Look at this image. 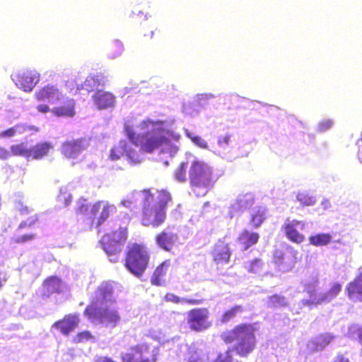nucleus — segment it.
Returning <instances> with one entry per match:
<instances>
[{
  "instance_id": "1",
  "label": "nucleus",
  "mask_w": 362,
  "mask_h": 362,
  "mask_svg": "<svg viewBox=\"0 0 362 362\" xmlns=\"http://www.w3.org/2000/svg\"><path fill=\"white\" fill-rule=\"evenodd\" d=\"M173 120H160L148 118L135 125L125 123V131L129 141H121L110 153L111 160H117L122 156L127 157L133 164L139 163L143 159L141 151L151 153L160 148L163 155L174 156L179 147L180 136L172 131Z\"/></svg>"
},
{
  "instance_id": "2",
  "label": "nucleus",
  "mask_w": 362,
  "mask_h": 362,
  "mask_svg": "<svg viewBox=\"0 0 362 362\" xmlns=\"http://www.w3.org/2000/svg\"><path fill=\"white\" fill-rule=\"evenodd\" d=\"M112 286L103 282L96 292L94 306L88 307L84 314L95 324H102L107 327H115L120 320V316L112 302Z\"/></svg>"
},
{
  "instance_id": "3",
  "label": "nucleus",
  "mask_w": 362,
  "mask_h": 362,
  "mask_svg": "<svg viewBox=\"0 0 362 362\" xmlns=\"http://www.w3.org/2000/svg\"><path fill=\"white\" fill-rule=\"evenodd\" d=\"M171 199L170 193L165 189H155L152 196L148 195L142 209V224L153 228L161 226L165 222V209Z\"/></svg>"
},
{
  "instance_id": "4",
  "label": "nucleus",
  "mask_w": 362,
  "mask_h": 362,
  "mask_svg": "<svg viewBox=\"0 0 362 362\" xmlns=\"http://www.w3.org/2000/svg\"><path fill=\"white\" fill-rule=\"evenodd\" d=\"M189 177L194 193L197 197L206 194L215 182L212 168L195 156L188 154Z\"/></svg>"
},
{
  "instance_id": "5",
  "label": "nucleus",
  "mask_w": 362,
  "mask_h": 362,
  "mask_svg": "<svg viewBox=\"0 0 362 362\" xmlns=\"http://www.w3.org/2000/svg\"><path fill=\"white\" fill-rule=\"evenodd\" d=\"M221 337L226 343L234 342V350L240 356H247L255 347L254 329L249 325L236 326L232 330L223 333Z\"/></svg>"
},
{
  "instance_id": "6",
  "label": "nucleus",
  "mask_w": 362,
  "mask_h": 362,
  "mask_svg": "<svg viewBox=\"0 0 362 362\" xmlns=\"http://www.w3.org/2000/svg\"><path fill=\"white\" fill-rule=\"evenodd\" d=\"M149 261L147 248L138 244L132 245L126 258L127 269L136 276H141L146 270Z\"/></svg>"
},
{
  "instance_id": "7",
  "label": "nucleus",
  "mask_w": 362,
  "mask_h": 362,
  "mask_svg": "<svg viewBox=\"0 0 362 362\" xmlns=\"http://www.w3.org/2000/svg\"><path fill=\"white\" fill-rule=\"evenodd\" d=\"M317 283L318 281L316 277H313L310 281L305 282V291L309 295V299L302 300L301 303L303 306L329 303L333 300L341 290V286L338 283H335L329 291L317 294L316 293Z\"/></svg>"
},
{
  "instance_id": "8",
  "label": "nucleus",
  "mask_w": 362,
  "mask_h": 362,
  "mask_svg": "<svg viewBox=\"0 0 362 362\" xmlns=\"http://www.w3.org/2000/svg\"><path fill=\"white\" fill-rule=\"evenodd\" d=\"M127 238L126 228H120L112 234H106L103 237L100 244L111 262H117V255L122 252Z\"/></svg>"
},
{
  "instance_id": "9",
  "label": "nucleus",
  "mask_w": 362,
  "mask_h": 362,
  "mask_svg": "<svg viewBox=\"0 0 362 362\" xmlns=\"http://www.w3.org/2000/svg\"><path fill=\"white\" fill-rule=\"evenodd\" d=\"M146 344H141L131 348L129 352L122 354L123 362H156L157 350L149 352Z\"/></svg>"
},
{
  "instance_id": "10",
  "label": "nucleus",
  "mask_w": 362,
  "mask_h": 362,
  "mask_svg": "<svg viewBox=\"0 0 362 362\" xmlns=\"http://www.w3.org/2000/svg\"><path fill=\"white\" fill-rule=\"evenodd\" d=\"M16 86L25 92H30L40 80V74L36 71H21L11 75Z\"/></svg>"
},
{
  "instance_id": "11",
  "label": "nucleus",
  "mask_w": 362,
  "mask_h": 362,
  "mask_svg": "<svg viewBox=\"0 0 362 362\" xmlns=\"http://www.w3.org/2000/svg\"><path fill=\"white\" fill-rule=\"evenodd\" d=\"M209 310L206 308H196L187 314V322L189 327L197 332L202 331L210 327L208 322Z\"/></svg>"
},
{
  "instance_id": "12",
  "label": "nucleus",
  "mask_w": 362,
  "mask_h": 362,
  "mask_svg": "<svg viewBox=\"0 0 362 362\" xmlns=\"http://www.w3.org/2000/svg\"><path fill=\"white\" fill-rule=\"evenodd\" d=\"M89 146V142L86 139L66 141L62 146V153L69 158H77Z\"/></svg>"
},
{
  "instance_id": "13",
  "label": "nucleus",
  "mask_w": 362,
  "mask_h": 362,
  "mask_svg": "<svg viewBox=\"0 0 362 362\" xmlns=\"http://www.w3.org/2000/svg\"><path fill=\"white\" fill-rule=\"evenodd\" d=\"M305 222L297 220L286 219L284 225V229L287 238L291 241L300 243L305 237L299 233L300 230H303L305 228Z\"/></svg>"
},
{
  "instance_id": "14",
  "label": "nucleus",
  "mask_w": 362,
  "mask_h": 362,
  "mask_svg": "<svg viewBox=\"0 0 362 362\" xmlns=\"http://www.w3.org/2000/svg\"><path fill=\"white\" fill-rule=\"evenodd\" d=\"M35 98L38 101L56 104L63 98L62 91L57 86L47 85L35 92Z\"/></svg>"
},
{
  "instance_id": "15",
  "label": "nucleus",
  "mask_w": 362,
  "mask_h": 362,
  "mask_svg": "<svg viewBox=\"0 0 362 362\" xmlns=\"http://www.w3.org/2000/svg\"><path fill=\"white\" fill-rule=\"evenodd\" d=\"M254 202V197L251 193H246L240 194L231 203L229 210L228 216L230 218L239 215L240 213L251 206Z\"/></svg>"
},
{
  "instance_id": "16",
  "label": "nucleus",
  "mask_w": 362,
  "mask_h": 362,
  "mask_svg": "<svg viewBox=\"0 0 362 362\" xmlns=\"http://www.w3.org/2000/svg\"><path fill=\"white\" fill-rule=\"evenodd\" d=\"M155 189H148L144 191L134 192L128 194L125 199L121 201V205L133 210L138 204L142 205V208L146 205V198L153 194Z\"/></svg>"
},
{
  "instance_id": "17",
  "label": "nucleus",
  "mask_w": 362,
  "mask_h": 362,
  "mask_svg": "<svg viewBox=\"0 0 362 362\" xmlns=\"http://www.w3.org/2000/svg\"><path fill=\"white\" fill-rule=\"evenodd\" d=\"M97 226H100L108 217L116 211V207L106 201H100L92 205L90 214L94 216L100 211Z\"/></svg>"
},
{
  "instance_id": "18",
  "label": "nucleus",
  "mask_w": 362,
  "mask_h": 362,
  "mask_svg": "<svg viewBox=\"0 0 362 362\" xmlns=\"http://www.w3.org/2000/svg\"><path fill=\"white\" fill-rule=\"evenodd\" d=\"M78 317L76 315H66L63 320L57 321L52 326V329H57L64 335H69L78 326Z\"/></svg>"
},
{
  "instance_id": "19",
  "label": "nucleus",
  "mask_w": 362,
  "mask_h": 362,
  "mask_svg": "<svg viewBox=\"0 0 362 362\" xmlns=\"http://www.w3.org/2000/svg\"><path fill=\"white\" fill-rule=\"evenodd\" d=\"M231 136L229 134L220 136L217 141V147L214 153L228 160H232L234 156L230 153Z\"/></svg>"
},
{
  "instance_id": "20",
  "label": "nucleus",
  "mask_w": 362,
  "mask_h": 362,
  "mask_svg": "<svg viewBox=\"0 0 362 362\" xmlns=\"http://www.w3.org/2000/svg\"><path fill=\"white\" fill-rule=\"evenodd\" d=\"M95 105L98 109H107L114 106L115 103V96L110 92L97 91L92 96Z\"/></svg>"
},
{
  "instance_id": "21",
  "label": "nucleus",
  "mask_w": 362,
  "mask_h": 362,
  "mask_svg": "<svg viewBox=\"0 0 362 362\" xmlns=\"http://www.w3.org/2000/svg\"><path fill=\"white\" fill-rule=\"evenodd\" d=\"M178 236L176 233L166 228L156 237V243L162 249L169 251L177 241Z\"/></svg>"
},
{
  "instance_id": "22",
  "label": "nucleus",
  "mask_w": 362,
  "mask_h": 362,
  "mask_svg": "<svg viewBox=\"0 0 362 362\" xmlns=\"http://www.w3.org/2000/svg\"><path fill=\"white\" fill-rule=\"evenodd\" d=\"M334 338L335 336L330 333L321 334L308 343V349L311 351H322Z\"/></svg>"
},
{
  "instance_id": "23",
  "label": "nucleus",
  "mask_w": 362,
  "mask_h": 362,
  "mask_svg": "<svg viewBox=\"0 0 362 362\" xmlns=\"http://www.w3.org/2000/svg\"><path fill=\"white\" fill-rule=\"evenodd\" d=\"M213 257L218 264L228 263L230 257L228 245L223 241H218L214 249Z\"/></svg>"
},
{
  "instance_id": "24",
  "label": "nucleus",
  "mask_w": 362,
  "mask_h": 362,
  "mask_svg": "<svg viewBox=\"0 0 362 362\" xmlns=\"http://www.w3.org/2000/svg\"><path fill=\"white\" fill-rule=\"evenodd\" d=\"M298 251L291 247L286 249L284 253L281 251H275L274 258L275 263L280 266L284 261L289 264H293L297 259Z\"/></svg>"
},
{
  "instance_id": "25",
  "label": "nucleus",
  "mask_w": 362,
  "mask_h": 362,
  "mask_svg": "<svg viewBox=\"0 0 362 362\" xmlns=\"http://www.w3.org/2000/svg\"><path fill=\"white\" fill-rule=\"evenodd\" d=\"M104 84L105 79L103 76L100 75L89 76L81 85V89L86 90L88 92L100 91Z\"/></svg>"
},
{
  "instance_id": "26",
  "label": "nucleus",
  "mask_w": 362,
  "mask_h": 362,
  "mask_svg": "<svg viewBox=\"0 0 362 362\" xmlns=\"http://www.w3.org/2000/svg\"><path fill=\"white\" fill-rule=\"evenodd\" d=\"M346 290L351 300H362V270L358 276L349 284Z\"/></svg>"
},
{
  "instance_id": "27",
  "label": "nucleus",
  "mask_w": 362,
  "mask_h": 362,
  "mask_svg": "<svg viewBox=\"0 0 362 362\" xmlns=\"http://www.w3.org/2000/svg\"><path fill=\"white\" fill-rule=\"evenodd\" d=\"M54 149L53 145L49 142H43L36 144L30 148V158L40 160L47 156L50 151Z\"/></svg>"
},
{
  "instance_id": "28",
  "label": "nucleus",
  "mask_w": 362,
  "mask_h": 362,
  "mask_svg": "<svg viewBox=\"0 0 362 362\" xmlns=\"http://www.w3.org/2000/svg\"><path fill=\"white\" fill-rule=\"evenodd\" d=\"M75 102L73 99H68L64 105L52 110V112L58 117H71L74 116Z\"/></svg>"
},
{
  "instance_id": "29",
  "label": "nucleus",
  "mask_w": 362,
  "mask_h": 362,
  "mask_svg": "<svg viewBox=\"0 0 362 362\" xmlns=\"http://www.w3.org/2000/svg\"><path fill=\"white\" fill-rule=\"evenodd\" d=\"M266 218V209L263 206H257L252 209L250 213V225L256 228L261 226Z\"/></svg>"
},
{
  "instance_id": "30",
  "label": "nucleus",
  "mask_w": 362,
  "mask_h": 362,
  "mask_svg": "<svg viewBox=\"0 0 362 362\" xmlns=\"http://www.w3.org/2000/svg\"><path fill=\"white\" fill-rule=\"evenodd\" d=\"M259 240V234L257 233L244 230L239 236V243L244 247V250L256 244Z\"/></svg>"
},
{
  "instance_id": "31",
  "label": "nucleus",
  "mask_w": 362,
  "mask_h": 362,
  "mask_svg": "<svg viewBox=\"0 0 362 362\" xmlns=\"http://www.w3.org/2000/svg\"><path fill=\"white\" fill-rule=\"evenodd\" d=\"M62 286V281L55 276H52L47 279L43 285L45 295H49L52 293L59 292Z\"/></svg>"
},
{
  "instance_id": "32",
  "label": "nucleus",
  "mask_w": 362,
  "mask_h": 362,
  "mask_svg": "<svg viewBox=\"0 0 362 362\" xmlns=\"http://www.w3.org/2000/svg\"><path fill=\"white\" fill-rule=\"evenodd\" d=\"M170 265V262L166 260L160 264L155 270L153 275L151 278V283L153 285L160 286L162 285V277L165 276L166 274L169 267Z\"/></svg>"
},
{
  "instance_id": "33",
  "label": "nucleus",
  "mask_w": 362,
  "mask_h": 362,
  "mask_svg": "<svg viewBox=\"0 0 362 362\" xmlns=\"http://www.w3.org/2000/svg\"><path fill=\"white\" fill-rule=\"evenodd\" d=\"M331 240L332 236L329 233H318L309 238L310 243L317 247L327 245Z\"/></svg>"
},
{
  "instance_id": "34",
  "label": "nucleus",
  "mask_w": 362,
  "mask_h": 362,
  "mask_svg": "<svg viewBox=\"0 0 362 362\" xmlns=\"http://www.w3.org/2000/svg\"><path fill=\"white\" fill-rule=\"evenodd\" d=\"M91 207L86 199L81 198L76 203L75 211L78 214L85 215L91 218L94 216L90 214Z\"/></svg>"
},
{
  "instance_id": "35",
  "label": "nucleus",
  "mask_w": 362,
  "mask_h": 362,
  "mask_svg": "<svg viewBox=\"0 0 362 362\" xmlns=\"http://www.w3.org/2000/svg\"><path fill=\"white\" fill-rule=\"evenodd\" d=\"M185 133L186 136L189 138L195 146L200 148L207 150L209 149L208 143L204 138L197 135L195 133L192 132L187 129H185Z\"/></svg>"
},
{
  "instance_id": "36",
  "label": "nucleus",
  "mask_w": 362,
  "mask_h": 362,
  "mask_svg": "<svg viewBox=\"0 0 362 362\" xmlns=\"http://www.w3.org/2000/svg\"><path fill=\"white\" fill-rule=\"evenodd\" d=\"M165 298L168 302H173L175 303H189L191 305H199L202 303V300L191 299L187 298H180L173 293H167Z\"/></svg>"
},
{
  "instance_id": "37",
  "label": "nucleus",
  "mask_w": 362,
  "mask_h": 362,
  "mask_svg": "<svg viewBox=\"0 0 362 362\" xmlns=\"http://www.w3.org/2000/svg\"><path fill=\"white\" fill-rule=\"evenodd\" d=\"M189 169V164L188 163V154H187L186 161L182 162L177 169L175 171V178L177 181L183 182L187 180V170Z\"/></svg>"
},
{
  "instance_id": "38",
  "label": "nucleus",
  "mask_w": 362,
  "mask_h": 362,
  "mask_svg": "<svg viewBox=\"0 0 362 362\" xmlns=\"http://www.w3.org/2000/svg\"><path fill=\"white\" fill-rule=\"evenodd\" d=\"M11 156H23L28 160L30 158V148H28L25 144L11 146Z\"/></svg>"
},
{
  "instance_id": "39",
  "label": "nucleus",
  "mask_w": 362,
  "mask_h": 362,
  "mask_svg": "<svg viewBox=\"0 0 362 362\" xmlns=\"http://www.w3.org/2000/svg\"><path fill=\"white\" fill-rule=\"evenodd\" d=\"M267 305L271 308H278L287 305V300L285 297L274 295L270 296L267 300Z\"/></svg>"
},
{
  "instance_id": "40",
  "label": "nucleus",
  "mask_w": 362,
  "mask_h": 362,
  "mask_svg": "<svg viewBox=\"0 0 362 362\" xmlns=\"http://www.w3.org/2000/svg\"><path fill=\"white\" fill-rule=\"evenodd\" d=\"M296 198L299 202H300L303 205L305 206H313L316 202L315 197L310 195L307 192H299L297 194Z\"/></svg>"
},
{
  "instance_id": "41",
  "label": "nucleus",
  "mask_w": 362,
  "mask_h": 362,
  "mask_svg": "<svg viewBox=\"0 0 362 362\" xmlns=\"http://www.w3.org/2000/svg\"><path fill=\"white\" fill-rule=\"evenodd\" d=\"M243 310V308L240 305H236L225 312L221 320L223 323H226L233 319L238 314L241 313Z\"/></svg>"
},
{
  "instance_id": "42",
  "label": "nucleus",
  "mask_w": 362,
  "mask_h": 362,
  "mask_svg": "<svg viewBox=\"0 0 362 362\" xmlns=\"http://www.w3.org/2000/svg\"><path fill=\"white\" fill-rule=\"evenodd\" d=\"M262 267V262L259 259H255L253 261H250L245 263V268L250 273H259L261 272Z\"/></svg>"
},
{
  "instance_id": "43",
  "label": "nucleus",
  "mask_w": 362,
  "mask_h": 362,
  "mask_svg": "<svg viewBox=\"0 0 362 362\" xmlns=\"http://www.w3.org/2000/svg\"><path fill=\"white\" fill-rule=\"evenodd\" d=\"M59 202H63L64 206H69L71 202V194L69 192L66 187L60 189V193L58 196Z\"/></svg>"
},
{
  "instance_id": "44",
  "label": "nucleus",
  "mask_w": 362,
  "mask_h": 362,
  "mask_svg": "<svg viewBox=\"0 0 362 362\" xmlns=\"http://www.w3.org/2000/svg\"><path fill=\"white\" fill-rule=\"evenodd\" d=\"M94 338L89 331H84L78 333L74 338L73 341L75 343H83L93 340Z\"/></svg>"
},
{
  "instance_id": "45",
  "label": "nucleus",
  "mask_w": 362,
  "mask_h": 362,
  "mask_svg": "<svg viewBox=\"0 0 362 362\" xmlns=\"http://www.w3.org/2000/svg\"><path fill=\"white\" fill-rule=\"evenodd\" d=\"M214 362H239L233 357V351L228 350L224 354H219Z\"/></svg>"
},
{
  "instance_id": "46",
  "label": "nucleus",
  "mask_w": 362,
  "mask_h": 362,
  "mask_svg": "<svg viewBox=\"0 0 362 362\" xmlns=\"http://www.w3.org/2000/svg\"><path fill=\"white\" fill-rule=\"evenodd\" d=\"M14 129L16 134H21L25 133L28 130H34L35 132H38L39 129L35 126H27L25 124H18L15 125Z\"/></svg>"
},
{
  "instance_id": "47",
  "label": "nucleus",
  "mask_w": 362,
  "mask_h": 362,
  "mask_svg": "<svg viewBox=\"0 0 362 362\" xmlns=\"http://www.w3.org/2000/svg\"><path fill=\"white\" fill-rule=\"evenodd\" d=\"M214 98L215 95L212 93H202L197 95L195 99L200 105H205L209 100Z\"/></svg>"
},
{
  "instance_id": "48",
  "label": "nucleus",
  "mask_w": 362,
  "mask_h": 362,
  "mask_svg": "<svg viewBox=\"0 0 362 362\" xmlns=\"http://www.w3.org/2000/svg\"><path fill=\"white\" fill-rule=\"evenodd\" d=\"M114 47H115V52L110 54V57L112 59H115L119 56H120L123 52V46L121 42L119 40H115L114 42Z\"/></svg>"
},
{
  "instance_id": "49",
  "label": "nucleus",
  "mask_w": 362,
  "mask_h": 362,
  "mask_svg": "<svg viewBox=\"0 0 362 362\" xmlns=\"http://www.w3.org/2000/svg\"><path fill=\"white\" fill-rule=\"evenodd\" d=\"M332 125H333V122L331 119H326V120L321 122L318 124V129L320 132H325V131L329 129V128H331Z\"/></svg>"
},
{
  "instance_id": "50",
  "label": "nucleus",
  "mask_w": 362,
  "mask_h": 362,
  "mask_svg": "<svg viewBox=\"0 0 362 362\" xmlns=\"http://www.w3.org/2000/svg\"><path fill=\"white\" fill-rule=\"evenodd\" d=\"M16 208L21 213V214H28L30 210L27 206H24L23 203L21 201L17 202L16 204Z\"/></svg>"
},
{
  "instance_id": "51",
  "label": "nucleus",
  "mask_w": 362,
  "mask_h": 362,
  "mask_svg": "<svg viewBox=\"0 0 362 362\" xmlns=\"http://www.w3.org/2000/svg\"><path fill=\"white\" fill-rule=\"evenodd\" d=\"M15 135H16V134L13 127L0 133L1 137H13Z\"/></svg>"
},
{
  "instance_id": "52",
  "label": "nucleus",
  "mask_w": 362,
  "mask_h": 362,
  "mask_svg": "<svg viewBox=\"0 0 362 362\" xmlns=\"http://www.w3.org/2000/svg\"><path fill=\"white\" fill-rule=\"evenodd\" d=\"M34 237H35L34 235H23L18 237L16 238V241L17 243H25V242L33 240L34 238Z\"/></svg>"
},
{
  "instance_id": "53",
  "label": "nucleus",
  "mask_w": 362,
  "mask_h": 362,
  "mask_svg": "<svg viewBox=\"0 0 362 362\" xmlns=\"http://www.w3.org/2000/svg\"><path fill=\"white\" fill-rule=\"evenodd\" d=\"M11 156V151L0 146V159L6 160Z\"/></svg>"
},
{
  "instance_id": "54",
  "label": "nucleus",
  "mask_w": 362,
  "mask_h": 362,
  "mask_svg": "<svg viewBox=\"0 0 362 362\" xmlns=\"http://www.w3.org/2000/svg\"><path fill=\"white\" fill-rule=\"evenodd\" d=\"M36 221H37V217H36V216H32V217H30L28 221H24V222H22V223L20 224L19 228H22L25 227L26 226H31V225H33V224Z\"/></svg>"
},
{
  "instance_id": "55",
  "label": "nucleus",
  "mask_w": 362,
  "mask_h": 362,
  "mask_svg": "<svg viewBox=\"0 0 362 362\" xmlns=\"http://www.w3.org/2000/svg\"><path fill=\"white\" fill-rule=\"evenodd\" d=\"M187 362H204V359L198 354L192 355L187 360Z\"/></svg>"
},
{
  "instance_id": "56",
  "label": "nucleus",
  "mask_w": 362,
  "mask_h": 362,
  "mask_svg": "<svg viewBox=\"0 0 362 362\" xmlns=\"http://www.w3.org/2000/svg\"><path fill=\"white\" fill-rule=\"evenodd\" d=\"M37 110L40 112H42V113H46V112H48L49 111H52L49 106L47 105H45V104H41V105H39L37 106Z\"/></svg>"
},
{
  "instance_id": "57",
  "label": "nucleus",
  "mask_w": 362,
  "mask_h": 362,
  "mask_svg": "<svg viewBox=\"0 0 362 362\" xmlns=\"http://www.w3.org/2000/svg\"><path fill=\"white\" fill-rule=\"evenodd\" d=\"M351 330H353V332L356 331L357 332L358 337L360 341L362 343V327L358 328L356 326H353L351 327Z\"/></svg>"
},
{
  "instance_id": "58",
  "label": "nucleus",
  "mask_w": 362,
  "mask_h": 362,
  "mask_svg": "<svg viewBox=\"0 0 362 362\" xmlns=\"http://www.w3.org/2000/svg\"><path fill=\"white\" fill-rule=\"evenodd\" d=\"M321 206L324 209H327L331 206V204L328 199H325L321 202Z\"/></svg>"
},
{
  "instance_id": "59",
  "label": "nucleus",
  "mask_w": 362,
  "mask_h": 362,
  "mask_svg": "<svg viewBox=\"0 0 362 362\" xmlns=\"http://www.w3.org/2000/svg\"><path fill=\"white\" fill-rule=\"evenodd\" d=\"M6 274L0 273V288H1L3 284L6 281Z\"/></svg>"
},
{
  "instance_id": "60",
  "label": "nucleus",
  "mask_w": 362,
  "mask_h": 362,
  "mask_svg": "<svg viewBox=\"0 0 362 362\" xmlns=\"http://www.w3.org/2000/svg\"><path fill=\"white\" fill-rule=\"evenodd\" d=\"M334 362H349V361L343 356H338Z\"/></svg>"
},
{
  "instance_id": "61",
  "label": "nucleus",
  "mask_w": 362,
  "mask_h": 362,
  "mask_svg": "<svg viewBox=\"0 0 362 362\" xmlns=\"http://www.w3.org/2000/svg\"><path fill=\"white\" fill-rule=\"evenodd\" d=\"M151 337L156 340L160 341L161 339V337L158 336V334H151Z\"/></svg>"
},
{
  "instance_id": "62",
  "label": "nucleus",
  "mask_w": 362,
  "mask_h": 362,
  "mask_svg": "<svg viewBox=\"0 0 362 362\" xmlns=\"http://www.w3.org/2000/svg\"><path fill=\"white\" fill-rule=\"evenodd\" d=\"M358 158H359L360 161L362 163V158H361V153H358Z\"/></svg>"
},
{
  "instance_id": "63",
  "label": "nucleus",
  "mask_w": 362,
  "mask_h": 362,
  "mask_svg": "<svg viewBox=\"0 0 362 362\" xmlns=\"http://www.w3.org/2000/svg\"><path fill=\"white\" fill-rule=\"evenodd\" d=\"M164 163H165V165H168V161H165Z\"/></svg>"
}]
</instances>
